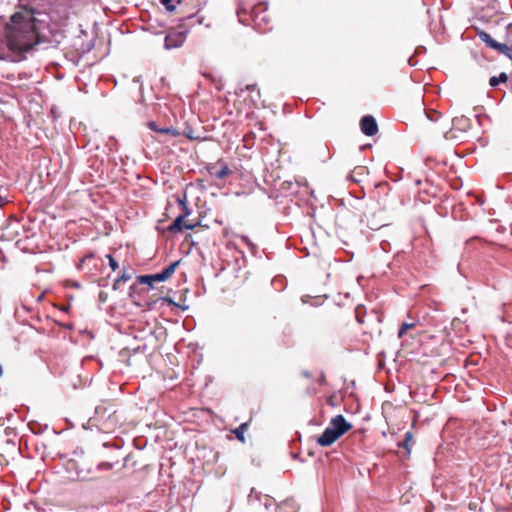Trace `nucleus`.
Returning a JSON list of instances; mask_svg holds the SVG:
<instances>
[{
	"mask_svg": "<svg viewBox=\"0 0 512 512\" xmlns=\"http://www.w3.org/2000/svg\"><path fill=\"white\" fill-rule=\"evenodd\" d=\"M4 37L7 50L0 49V60L24 61L28 53L51 43L49 16L31 5H22L5 24Z\"/></svg>",
	"mask_w": 512,
	"mask_h": 512,
	"instance_id": "obj_1",
	"label": "nucleus"
},
{
	"mask_svg": "<svg viewBox=\"0 0 512 512\" xmlns=\"http://www.w3.org/2000/svg\"><path fill=\"white\" fill-rule=\"evenodd\" d=\"M99 455L102 458L96 469L98 471H107L115 468L121 459L126 461L127 455H125L123 451V444L121 440L115 441L110 444L108 442L103 443L101 450L99 451Z\"/></svg>",
	"mask_w": 512,
	"mask_h": 512,
	"instance_id": "obj_2",
	"label": "nucleus"
},
{
	"mask_svg": "<svg viewBox=\"0 0 512 512\" xmlns=\"http://www.w3.org/2000/svg\"><path fill=\"white\" fill-rule=\"evenodd\" d=\"M351 428L352 424L348 422L342 414L336 415L331 419L330 425L327 426L317 438V444L322 447H328Z\"/></svg>",
	"mask_w": 512,
	"mask_h": 512,
	"instance_id": "obj_3",
	"label": "nucleus"
},
{
	"mask_svg": "<svg viewBox=\"0 0 512 512\" xmlns=\"http://www.w3.org/2000/svg\"><path fill=\"white\" fill-rule=\"evenodd\" d=\"M202 20L203 17H198L196 14H190L182 18L180 25L182 30L168 33L164 38V48L166 50H171L181 47L185 42L186 35L189 32V28L193 26L195 23L201 24Z\"/></svg>",
	"mask_w": 512,
	"mask_h": 512,
	"instance_id": "obj_4",
	"label": "nucleus"
},
{
	"mask_svg": "<svg viewBox=\"0 0 512 512\" xmlns=\"http://www.w3.org/2000/svg\"><path fill=\"white\" fill-rule=\"evenodd\" d=\"M268 9V3L262 2L257 5H246L239 3L237 8V16L239 22L249 25L250 22L258 23L259 21L267 22L265 15H262Z\"/></svg>",
	"mask_w": 512,
	"mask_h": 512,
	"instance_id": "obj_5",
	"label": "nucleus"
},
{
	"mask_svg": "<svg viewBox=\"0 0 512 512\" xmlns=\"http://www.w3.org/2000/svg\"><path fill=\"white\" fill-rule=\"evenodd\" d=\"M179 263H180V260H177V261L170 263L168 266H166L160 272H157L154 274L139 275L136 277V282L138 284L148 285L149 288L153 289V287H154L153 285L155 282H165L166 280H168L175 272Z\"/></svg>",
	"mask_w": 512,
	"mask_h": 512,
	"instance_id": "obj_6",
	"label": "nucleus"
},
{
	"mask_svg": "<svg viewBox=\"0 0 512 512\" xmlns=\"http://www.w3.org/2000/svg\"><path fill=\"white\" fill-rule=\"evenodd\" d=\"M360 130L368 137L376 135L378 132V123L375 117L372 115H364L360 119Z\"/></svg>",
	"mask_w": 512,
	"mask_h": 512,
	"instance_id": "obj_7",
	"label": "nucleus"
},
{
	"mask_svg": "<svg viewBox=\"0 0 512 512\" xmlns=\"http://www.w3.org/2000/svg\"><path fill=\"white\" fill-rule=\"evenodd\" d=\"M367 175L368 169L365 166H356L352 172L347 175V180L359 184Z\"/></svg>",
	"mask_w": 512,
	"mask_h": 512,
	"instance_id": "obj_8",
	"label": "nucleus"
},
{
	"mask_svg": "<svg viewBox=\"0 0 512 512\" xmlns=\"http://www.w3.org/2000/svg\"><path fill=\"white\" fill-rule=\"evenodd\" d=\"M188 216L179 214L168 226V231L174 234L181 233L184 230L185 219Z\"/></svg>",
	"mask_w": 512,
	"mask_h": 512,
	"instance_id": "obj_9",
	"label": "nucleus"
},
{
	"mask_svg": "<svg viewBox=\"0 0 512 512\" xmlns=\"http://www.w3.org/2000/svg\"><path fill=\"white\" fill-rule=\"evenodd\" d=\"M72 469H75L76 471V477L78 480L80 481H87V480H91L92 478L90 477V474H91V469H83V468H79L76 464V462H70L68 464V470H72Z\"/></svg>",
	"mask_w": 512,
	"mask_h": 512,
	"instance_id": "obj_10",
	"label": "nucleus"
},
{
	"mask_svg": "<svg viewBox=\"0 0 512 512\" xmlns=\"http://www.w3.org/2000/svg\"><path fill=\"white\" fill-rule=\"evenodd\" d=\"M176 202L182 210L183 215L190 216L192 214V209L188 206L187 202V194L183 192L181 195L176 196Z\"/></svg>",
	"mask_w": 512,
	"mask_h": 512,
	"instance_id": "obj_11",
	"label": "nucleus"
},
{
	"mask_svg": "<svg viewBox=\"0 0 512 512\" xmlns=\"http://www.w3.org/2000/svg\"><path fill=\"white\" fill-rule=\"evenodd\" d=\"M470 124V119L465 116L455 117L452 120V127L460 131H466Z\"/></svg>",
	"mask_w": 512,
	"mask_h": 512,
	"instance_id": "obj_12",
	"label": "nucleus"
},
{
	"mask_svg": "<svg viewBox=\"0 0 512 512\" xmlns=\"http://www.w3.org/2000/svg\"><path fill=\"white\" fill-rule=\"evenodd\" d=\"M479 39L486 44L487 47L493 49L498 41H496L489 33L479 30L477 32Z\"/></svg>",
	"mask_w": 512,
	"mask_h": 512,
	"instance_id": "obj_13",
	"label": "nucleus"
},
{
	"mask_svg": "<svg viewBox=\"0 0 512 512\" xmlns=\"http://www.w3.org/2000/svg\"><path fill=\"white\" fill-rule=\"evenodd\" d=\"M248 422L241 423L237 428H235L232 432L235 437L241 442L245 443V432L248 429Z\"/></svg>",
	"mask_w": 512,
	"mask_h": 512,
	"instance_id": "obj_14",
	"label": "nucleus"
},
{
	"mask_svg": "<svg viewBox=\"0 0 512 512\" xmlns=\"http://www.w3.org/2000/svg\"><path fill=\"white\" fill-rule=\"evenodd\" d=\"M412 439H413V432L407 431L404 434V440L401 442H398V447L405 449V451L407 452L408 455L411 454V449H410L409 443L412 441Z\"/></svg>",
	"mask_w": 512,
	"mask_h": 512,
	"instance_id": "obj_15",
	"label": "nucleus"
},
{
	"mask_svg": "<svg viewBox=\"0 0 512 512\" xmlns=\"http://www.w3.org/2000/svg\"><path fill=\"white\" fill-rule=\"evenodd\" d=\"M508 81V75L505 72H501L498 76H492L489 79V85L492 88L497 87L501 83H506Z\"/></svg>",
	"mask_w": 512,
	"mask_h": 512,
	"instance_id": "obj_16",
	"label": "nucleus"
},
{
	"mask_svg": "<svg viewBox=\"0 0 512 512\" xmlns=\"http://www.w3.org/2000/svg\"><path fill=\"white\" fill-rule=\"evenodd\" d=\"M28 426H29L30 431L35 435L42 434L48 428V425H46V424L42 425L41 423H39L37 421L29 422Z\"/></svg>",
	"mask_w": 512,
	"mask_h": 512,
	"instance_id": "obj_17",
	"label": "nucleus"
},
{
	"mask_svg": "<svg viewBox=\"0 0 512 512\" xmlns=\"http://www.w3.org/2000/svg\"><path fill=\"white\" fill-rule=\"evenodd\" d=\"M181 135L185 136L189 140H200L201 139V137L199 135L194 134L193 128L188 125L184 128ZM206 139H207V137L202 138V140H206Z\"/></svg>",
	"mask_w": 512,
	"mask_h": 512,
	"instance_id": "obj_18",
	"label": "nucleus"
},
{
	"mask_svg": "<svg viewBox=\"0 0 512 512\" xmlns=\"http://www.w3.org/2000/svg\"><path fill=\"white\" fill-rule=\"evenodd\" d=\"M232 170L228 167V165L224 164L217 172H215V177L217 179H223L230 175Z\"/></svg>",
	"mask_w": 512,
	"mask_h": 512,
	"instance_id": "obj_19",
	"label": "nucleus"
},
{
	"mask_svg": "<svg viewBox=\"0 0 512 512\" xmlns=\"http://www.w3.org/2000/svg\"><path fill=\"white\" fill-rule=\"evenodd\" d=\"M414 326L415 323L403 322L397 333L398 338H402L406 334L407 330L413 328Z\"/></svg>",
	"mask_w": 512,
	"mask_h": 512,
	"instance_id": "obj_20",
	"label": "nucleus"
},
{
	"mask_svg": "<svg viewBox=\"0 0 512 512\" xmlns=\"http://www.w3.org/2000/svg\"><path fill=\"white\" fill-rule=\"evenodd\" d=\"M161 134H169V135H171L173 137H178V136L181 135V132H179L173 126H169V127H162Z\"/></svg>",
	"mask_w": 512,
	"mask_h": 512,
	"instance_id": "obj_21",
	"label": "nucleus"
},
{
	"mask_svg": "<svg viewBox=\"0 0 512 512\" xmlns=\"http://www.w3.org/2000/svg\"><path fill=\"white\" fill-rule=\"evenodd\" d=\"M365 313V307L363 305H358L355 308L356 320L358 323L362 324L364 322L363 314Z\"/></svg>",
	"mask_w": 512,
	"mask_h": 512,
	"instance_id": "obj_22",
	"label": "nucleus"
},
{
	"mask_svg": "<svg viewBox=\"0 0 512 512\" xmlns=\"http://www.w3.org/2000/svg\"><path fill=\"white\" fill-rule=\"evenodd\" d=\"M132 274L127 271V269H123L118 277L116 278V282H127L131 279Z\"/></svg>",
	"mask_w": 512,
	"mask_h": 512,
	"instance_id": "obj_23",
	"label": "nucleus"
},
{
	"mask_svg": "<svg viewBox=\"0 0 512 512\" xmlns=\"http://www.w3.org/2000/svg\"><path fill=\"white\" fill-rule=\"evenodd\" d=\"M426 116L431 122H437L440 119L441 114L436 110L430 109L426 111Z\"/></svg>",
	"mask_w": 512,
	"mask_h": 512,
	"instance_id": "obj_24",
	"label": "nucleus"
},
{
	"mask_svg": "<svg viewBox=\"0 0 512 512\" xmlns=\"http://www.w3.org/2000/svg\"><path fill=\"white\" fill-rule=\"evenodd\" d=\"M105 257L108 260L109 266L112 269V271H116L119 268L118 261L111 254H106Z\"/></svg>",
	"mask_w": 512,
	"mask_h": 512,
	"instance_id": "obj_25",
	"label": "nucleus"
},
{
	"mask_svg": "<svg viewBox=\"0 0 512 512\" xmlns=\"http://www.w3.org/2000/svg\"><path fill=\"white\" fill-rule=\"evenodd\" d=\"M160 3L168 12H173L176 10V5L173 4V0H160Z\"/></svg>",
	"mask_w": 512,
	"mask_h": 512,
	"instance_id": "obj_26",
	"label": "nucleus"
},
{
	"mask_svg": "<svg viewBox=\"0 0 512 512\" xmlns=\"http://www.w3.org/2000/svg\"><path fill=\"white\" fill-rule=\"evenodd\" d=\"M147 126L150 130L157 132V133H161L162 127H159L155 121H149L147 123Z\"/></svg>",
	"mask_w": 512,
	"mask_h": 512,
	"instance_id": "obj_27",
	"label": "nucleus"
},
{
	"mask_svg": "<svg viewBox=\"0 0 512 512\" xmlns=\"http://www.w3.org/2000/svg\"><path fill=\"white\" fill-rule=\"evenodd\" d=\"M163 302H166L168 303L169 305H173L174 307L175 306H179V303L175 302L171 297L169 296H166V297H161L160 298Z\"/></svg>",
	"mask_w": 512,
	"mask_h": 512,
	"instance_id": "obj_28",
	"label": "nucleus"
},
{
	"mask_svg": "<svg viewBox=\"0 0 512 512\" xmlns=\"http://www.w3.org/2000/svg\"><path fill=\"white\" fill-rule=\"evenodd\" d=\"M206 169L211 176L215 177V172H217L215 165L210 164L206 167Z\"/></svg>",
	"mask_w": 512,
	"mask_h": 512,
	"instance_id": "obj_29",
	"label": "nucleus"
},
{
	"mask_svg": "<svg viewBox=\"0 0 512 512\" xmlns=\"http://www.w3.org/2000/svg\"><path fill=\"white\" fill-rule=\"evenodd\" d=\"M425 52H426V47L422 46V45L417 46L416 49H415V54L416 55H420V54H423Z\"/></svg>",
	"mask_w": 512,
	"mask_h": 512,
	"instance_id": "obj_30",
	"label": "nucleus"
},
{
	"mask_svg": "<svg viewBox=\"0 0 512 512\" xmlns=\"http://www.w3.org/2000/svg\"><path fill=\"white\" fill-rule=\"evenodd\" d=\"M199 225H200V222H198V223H185L184 229L193 230V229H195L196 226H199Z\"/></svg>",
	"mask_w": 512,
	"mask_h": 512,
	"instance_id": "obj_31",
	"label": "nucleus"
},
{
	"mask_svg": "<svg viewBox=\"0 0 512 512\" xmlns=\"http://www.w3.org/2000/svg\"><path fill=\"white\" fill-rule=\"evenodd\" d=\"M133 82L136 84H139V90H140V92H142L143 84H142L141 76L134 77Z\"/></svg>",
	"mask_w": 512,
	"mask_h": 512,
	"instance_id": "obj_32",
	"label": "nucleus"
},
{
	"mask_svg": "<svg viewBox=\"0 0 512 512\" xmlns=\"http://www.w3.org/2000/svg\"><path fill=\"white\" fill-rule=\"evenodd\" d=\"M408 64H409V66H411V67H414V66H416V65L418 64V61L415 59V56H414V55H413V56H410V57L408 58Z\"/></svg>",
	"mask_w": 512,
	"mask_h": 512,
	"instance_id": "obj_33",
	"label": "nucleus"
},
{
	"mask_svg": "<svg viewBox=\"0 0 512 512\" xmlns=\"http://www.w3.org/2000/svg\"><path fill=\"white\" fill-rule=\"evenodd\" d=\"M318 383L320 385H325L326 384V377H325V374L323 372H321V374H320V377L318 379Z\"/></svg>",
	"mask_w": 512,
	"mask_h": 512,
	"instance_id": "obj_34",
	"label": "nucleus"
},
{
	"mask_svg": "<svg viewBox=\"0 0 512 512\" xmlns=\"http://www.w3.org/2000/svg\"><path fill=\"white\" fill-rule=\"evenodd\" d=\"M354 197H355L356 199H359V200H360V199H363V198L365 197V191H364V189H361V190H360V192H359L358 194H354Z\"/></svg>",
	"mask_w": 512,
	"mask_h": 512,
	"instance_id": "obj_35",
	"label": "nucleus"
},
{
	"mask_svg": "<svg viewBox=\"0 0 512 512\" xmlns=\"http://www.w3.org/2000/svg\"><path fill=\"white\" fill-rule=\"evenodd\" d=\"M245 90H247V91L257 90V84H248V85H246Z\"/></svg>",
	"mask_w": 512,
	"mask_h": 512,
	"instance_id": "obj_36",
	"label": "nucleus"
},
{
	"mask_svg": "<svg viewBox=\"0 0 512 512\" xmlns=\"http://www.w3.org/2000/svg\"><path fill=\"white\" fill-rule=\"evenodd\" d=\"M8 203V200L6 197L0 196V209Z\"/></svg>",
	"mask_w": 512,
	"mask_h": 512,
	"instance_id": "obj_37",
	"label": "nucleus"
},
{
	"mask_svg": "<svg viewBox=\"0 0 512 512\" xmlns=\"http://www.w3.org/2000/svg\"><path fill=\"white\" fill-rule=\"evenodd\" d=\"M301 374H302V376H303V377H305V378H307V379H310V378L312 377L311 372H309V371H307V370L302 371V373H301Z\"/></svg>",
	"mask_w": 512,
	"mask_h": 512,
	"instance_id": "obj_38",
	"label": "nucleus"
},
{
	"mask_svg": "<svg viewBox=\"0 0 512 512\" xmlns=\"http://www.w3.org/2000/svg\"><path fill=\"white\" fill-rule=\"evenodd\" d=\"M461 180H457V183H452V188L453 189H459L461 187Z\"/></svg>",
	"mask_w": 512,
	"mask_h": 512,
	"instance_id": "obj_39",
	"label": "nucleus"
},
{
	"mask_svg": "<svg viewBox=\"0 0 512 512\" xmlns=\"http://www.w3.org/2000/svg\"><path fill=\"white\" fill-rule=\"evenodd\" d=\"M389 245H390V244H389L388 242L384 241V242H382V243H381V248H382L384 251H386V252H387V251H388V250H387V247H388Z\"/></svg>",
	"mask_w": 512,
	"mask_h": 512,
	"instance_id": "obj_40",
	"label": "nucleus"
},
{
	"mask_svg": "<svg viewBox=\"0 0 512 512\" xmlns=\"http://www.w3.org/2000/svg\"><path fill=\"white\" fill-rule=\"evenodd\" d=\"M176 307L181 309L182 311H187L189 309L188 305H182V304H179V306H176Z\"/></svg>",
	"mask_w": 512,
	"mask_h": 512,
	"instance_id": "obj_41",
	"label": "nucleus"
},
{
	"mask_svg": "<svg viewBox=\"0 0 512 512\" xmlns=\"http://www.w3.org/2000/svg\"><path fill=\"white\" fill-rule=\"evenodd\" d=\"M71 286H72L73 288H80V287H81L80 283H79V282H77V281H73V282H72V284H71Z\"/></svg>",
	"mask_w": 512,
	"mask_h": 512,
	"instance_id": "obj_42",
	"label": "nucleus"
},
{
	"mask_svg": "<svg viewBox=\"0 0 512 512\" xmlns=\"http://www.w3.org/2000/svg\"><path fill=\"white\" fill-rule=\"evenodd\" d=\"M145 349H146V345H143L142 347H141V346H138V347L135 349V352L144 351Z\"/></svg>",
	"mask_w": 512,
	"mask_h": 512,
	"instance_id": "obj_43",
	"label": "nucleus"
},
{
	"mask_svg": "<svg viewBox=\"0 0 512 512\" xmlns=\"http://www.w3.org/2000/svg\"><path fill=\"white\" fill-rule=\"evenodd\" d=\"M119 283L120 282H116V279L114 280V283H113V286H112L113 290H117L119 288Z\"/></svg>",
	"mask_w": 512,
	"mask_h": 512,
	"instance_id": "obj_44",
	"label": "nucleus"
},
{
	"mask_svg": "<svg viewBox=\"0 0 512 512\" xmlns=\"http://www.w3.org/2000/svg\"><path fill=\"white\" fill-rule=\"evenodd\" d=\"M99 298H100L101 301H105L106 300V297H105L103 292H100Z\"/></svg>",
	"mask_w": 512,
	"mask_h": 512,
	"instance_id": "obj_45",
	"label": "nucleus"
},
{
	"mask_svg": "<svg viewBox=\"0 0 512 512\" xmlns=\"http://www.w3.org/2000/svg\"><path fill=\"white\" fill-rule=\"evenodd\" d=\"M308 297H309L308 295L303 296V297L301 298V299H302V302H303V303H306V302H307V298H308Z\"/></svg>",
	"mask_w": 512,
	"mask_h": 512,
	"instance_id": "obj_46",
	"label": "nucleus"
},
{
	"mask_svg": "<svg viewBox=\"0 0 512 512\" xmlns=\"http://www.w3.org/2000/svg\"><path fill=\"white\" fill-rule=\"evenodd\" d=\"M379 368H382L384 366V362L379 360V364H378Z\"/></svg>",
	"mask_w": 512,
	"mask_h": 512,
	"instance_id": "obj_47",
	"label": "nucleus"
},
{
	"mask_svg": "<svg viewBox=\"0 0 512 512\" xmlns=\"http://www.w3.org/2000/svg\"><path fill=\"white\" fill-rule=\"evenodd\" d=\"M4 117V111L0 109V120Z\"/></svg>",
	"mask_w": 512,
	"mask_h": 512,
	"instance_id": "obj_48",
	"label": "nucleus"
},
{
	"mask_svg": "<svg viewBox=\"0 0 512 512\" xmlns=\"http://www.w3.org/2000/svg\"><path fill=\"white\" fill-rule=\"evenodd\" d=\"M68 309H69V306H68V307L63 306V308H61V310H62V311H65V312H67V311H68Z\"/></svg>",
	"mask_w": 512,
	"mask_h": 512,
	"instance_id": "obj_49",
	"label": "nucleus"
},
{
	"mask_svg": "<svg viewBox=\"0 0 512 512\" xmlns=\"http://www.w3.org/2000/svg\"><path fill=\"white\" fill-rule=\"evenodd\" d=\"M3 375V367L2 365L0 364V377Z\"/></svg>",
	"mask_w": 512,
	"mask_h": 512,
	"instance_id": "obj_50",
	"label": "nucleus"
},
{
	"mask_svg": "<svg viewBox=\"0 0 512 512\" xmlns=\"http://www.w3.org/2000/svg\"><path fill=\"white\" fill-rule=\"evenodd\" d=\"M44 297V294H40L39 297H38V301H41Z\"/></svg>",
	"mask_w": 512,
	"mask_h": 512,
	"instance_id": "obj_51",
	"label": "nucleus"
},
{
	"mask_svg": "<svg viewBox=\"0 0 512 512\" xmlns=\"http://www.w3.org/2000/svg\"><path fill=\"white\" fill-rule=\"evenodd\" d=\"M254 491H255V489H254V488H252V489H251V493H250V495H249L250 497L253 495Z\"/></svg>",
	"mask_w": 512,
	"mask_h": 512,
	"instance_id": "obj_52",
	"label": "nucleus"
},
{
	"mask_svg": "<svg viewBox=\"0 0 512 512\" xmlns=\"http://www.w3.org/2000/svg\"><path fill=\"white\" fill-rule=\"evenodd\" d=\"M277 281H281V282H282V281H283V279H282V278H276V279H275V282H277Z\"/></svg>",
	"mask_w": 512,
	"mask_h": 512,
	"instance_id": "obj_53",
	"label": "nucleus"
},
{
	"mask_svg": "<svg viewBox=\"0 0 512 512\" xmlns=\"http://www.w3.org/2000/svg\"><path fill=\"white\" fill-rule=\"evenodd\" d=\"M3 103H5V101L2 98H0V104H3Z\"/></svg>",
	"mask_w": 512,
	"mask_h": 512,
	"instance_id": "obj_54",
	"label": "nucleus"
},
{
	"mask_svg": "<svg viewBox=\"0 0 512 512\" xmlns=\"http://www.w3.org/2000/svg\"><path fill=\"white\" fill-rule=\"evenodd\" d=\"M444 137H445V138H449V136H448V132L444 134Z\"/></svg>",
	"mask_w": 512,
	"mask_h": 512,
	"instance_id": "obj_55",
	"label": "nucleus"
},
{
	"mask_svg": "<svg viewBox=\"0 0 512 512\" xmlns=\"http://www.w3.org/2000/svg\"><path fill=\"white\" fill-rule=\"evenodd\" d=\"M292 457H293V458H297V457H298V455H297V454H292Z\"/></svg>",
	"mask_w": 512,
	"mask_h": 512,
	"instance_id": "obj_56",
	"label": "nucleus"
}]
</instances>
